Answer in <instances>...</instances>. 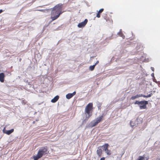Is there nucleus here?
Masks as SVG:
<instances>
[{
    "label": "nucleus",
    "mask_w": 160,
    "mask_h": 160,
    "mask_svg": "<svg viewBox=\"0 0 160 160\" xmlns=\"http://www.w3.org/2000/svg\"><path fill=\"white\" fill-rule=\"evenodd\" d=\"M62 4L59 3L55 5L53 8L50 9L52 10L51 18L52 21L57 19L62 13Z\"/></svg>",
    "instance_id": "obj_1"
},
{
    "label": "nucleus",
    "mask_w": 160,
    "mask_h": 160,
    "mask_svg": "<svg viewBox=\"0 0 160 160\" xmlns=\"http://www.w3.org/2000/svg\"><path fill=\"white\" fill-rule=\"evenodd\" d=\"M92 103H89L86 107L85 109L86 114V119L83 122L87 120L92 115L90 112V111L92 110Z\"/></svg>",
    "instance_id": "obj_2"
},
{
    "label": "nucleus",
    "mask_w": 160,
    "mask_h": 160,
    "mask_svg": "<svg viewBox=\"0 0 160 160\" xmlns=\"http://www.w3.org/2000/svg\"><path fill=\"white\" fill-rule=\"evenodd\" d=\"M47 149L45 148H41L38 151V152L36 156H34L33 158L34 160H37L39 158H41L43 155L47 153Z\"/></svg>",
    "instance_id": "obj_3"
},
{
    "label": "nucleus",
    "mask_w": 160,
    "mask_h": 160,
    "mask_svg": "<svg viewBox=\"0 0 160 160\" xmlns=\"http://www.w3.org/2000/svg\"><path fill=\"white\" fill-rule=\"evenodd\" d=\"M103 117V116L102 115L91 121L89 124L90 126L92 127L97 125L98 123L101 121Z\"/></svg>",
    "instance_id": "obj_4"
},
{
    "label": "nucleus",
    "mask_w": 160,
    "mask_h": 160,
    "mask_svg": "<svg viewBox=\"0 0 160 160\" xmlns=\"http://www.w3.org/2000/svg\"><path fill=\"white\" fill-rule=\"evenodd\" d=\"M135 103L138 104L140 109H144L146 108V105L148 104V102L147 101H141L140 102L136 101Z\"/></svg>",
    "instance_id": "obj_5"
},
{
    "label": "nucleus",
    "mask_w": 160,
    "mask_h": 160,
    "mask_svg": "<svg viewBox=\"0 0 160 160\" xmlns=\"http://www.w3.org/2000/svg\"><path fill=\"white\" fill-rule=\"evenodd\" d=\"M88 20L87 19H85L83 22H82L79 23L78 25V27L79 28H81L84 27L87 23Z\"/></svg>",
    "instance_id": "obj_6"
},
{
    "label": "nucleus",
    "mask_w": 160,
    "mask_h": 160,
    "mask_svg": "<svg viewBox=\"0 0 160 160\" xmlns=\"http://www.w3.org/2000/svg\"><path fill=\"white\" fill-rule=\"evenodd\" d=\"M108 144H106L104 146V149L105 153L107 154L108 155H110L111 154V153L110 152V150H109L108 149Z\"/></svg>",
    "instance_id": "obj_7"
},
{
    "label": "nucleus",
    "mask_w": 160,
    "mask_h": 160,
    "mask_svg": "<svg viewBox=\"0 0 160 160\" xmlns=\"http://www.w3.org/2000/svg\"><path fill=\"white\" fill-rule=\"evenodd\" d=\"M2 131L4 133L9 135L13 132L14 129H12L10 130H5V128H4Z\"/></svg>",
    "instance_id": "obj_8"
},
{
    "label": "nucleus",
    "mask_w": 160,
    "mask_h": 160,
    "mask_svg": "<svg viewBox=\"0 0 160 160\" xmlns=\"http://www.w3.org/2000/svg\"><path fill=\"white\" fill-rule=\"evenodd\" d=\"M76 92L75 91L74 92L72 93H68L66 95V97L68 99H70L72 98L74 95H75Z\"/></svg>",
    "instance_id": "obj_9"
},
{
    "label": "nucleus",
    "mask_w": 160,
    "mask_h": 160,
    "mask_svg": "<svg viewBox=\"0 0 160 160\" xmlns=\"http://www.w3.org/2000/svg\"><path fill=\"white\" fill-rule=\"evenodd\" d=\"M149 158L148 156H147L146 157L144 155L143 156H139L138 157V160H148Z\"/></svg>",
    "instance_id": "obj_10"
},
{
    "label": "nucleus",
    "mask_w": 160,
    "mask_h": 160,
    "mask_svg": "<svg viewBox=\"0 0 160 160\" xmlns=\"http://www.w3.org/2000/svg\"><path fill=\"white\" fill-rule=\"evenodd\" d=\"M5 75L3 73H0V81L2 82H3L4 81V78L5 77Z\"/></svg>",
    "instance_id": "obj_11"
},
{
    "label": "nucleus",
    "mask_w": 160,
    "mask_h": 160,
    "mask_svg": "<svg viewBox=\"0 0 160 160\" xmlns=\"http://www.w3.org/2000/svg\"><path fill=\"white\" fill-rule=\"evenodd\" d=\"M102 152V150L101 149L99 148H98L97 150V153L99 157H100L101 156V155Z\"/></svg>",
    "instance_id": "obj_12"
},
{
    "label": "nucleus",
    "mask_w": 160,
    "mask_h": 160,
    "mask_svg": "<svg viewBox=\"0 0 160 160\" xmlns=\"http://www.w3.org/2000/svg\"><path fill=\"white\" fill-rule=\"evenodd\" d=\"M118 34L119 36L122 37L123 39L125 38V36L123 34L121 29L120 30Z\"/></svg>",
    "instance_id": "obj_13"
},
{
    "label": "nucleus",
    "mask_w": 160,
    "mask_h": 160,
    "mask_svg": "<svg viewBox=\"0 0 160 160\" xmlns=\"http://www.w3.org/2000/svg\"><path fill=\"white\" fill-rule=\"evenodd\" d=\"M138 124V123H136L135 121H131L130 122V125L133 128L134 126H136L137 124Z\"/></svg>",
    "instance_id": "obj_14"
},
{
    "label": "nucleus",
    "mask_w": 160,
    "mask_h": 160,
    "mask_svg": "<svg viewBox=\"0 0 160 160\" xmlns=\"http://www.w3.org/2000/svg\"><path fill=\"white\" fill-rule=\"evenodd\" d=\"M141 96V95H137L136 96H132L131 97V98L132 99H135L137 98H138L139 97H140Z\"/></svg>",
    "instance_id": "obj_15"
},
{
    "label": "nucleus",
    "mask_w": 160,
    "mask_h": 160,
    "mask_svg": "<svg viewBox=\"0 0 160 160\" xmlns=\"http://www.w3.org/2000/svg\"><path fill=\"white\" fill-rule=\"evenodd\" d=\"M141 96V95H137L136 96H132L131 97V98L132 99H135L137 98H138L139 97H140Z\"/></svg>",
    "instance_id": "obj_16"
},
{
    "label": "nucleus",
    "mask_w": 160,
    "mask_h": 160,
    "mask_svg": "<svg viewBox=\"0 0 160 160\" xmlns=\"http://www.w3.org/2000/svg\"><path fill=\"white\" fill-rule=\"evenodd\" d=\"M95 66L93 65L92 66H90L89 67V69L90 71H92L94 69Z\"/></svg>",
    "instance_id": "obj_17"
},
{
    "label": "nucleus",
    "mask_w": 160,
    "mask_h": 160,
    "mask_svg": "<svg viewBox=\"0 0 160 160\" xmlns=\"http://www.w3.org/2000/svg\"><path fill=\"white\" fill-rule=\"evenodd\" d=\"M59 96L58 95L56 96L53 98L52 99V100H58L59 99Z\"/></svg>",
    "instance_id": "obj_18"
},
{
    "label": "nucleus",
    "mask_w": 160,
    "mask_h": 160,
    "mask_svg": "<svg viewBox=\"0 0 160 160\" xmlns=\"http://www.w3.org/2000/svg\"><path fill=\"white\" fill-rule=\"evenodd\" d=\"M48 10L49 9H47V10L40 9V10H38L41 11V12H45L46 11H48Z\"/></svg>",
    "instance_id": "obj_19"
},
{
    "label": "nucleus",
    "mask_w": 160,
    "mask_h": 160,
    "mask_svg": "<svg viewBox=\"0 0 160 160\" xmlns=\"http://www.w3.org/2000/svg\"><path fill=\"white\" fill-rule=\"evenodd\" d=\"M103 10L104 9L103 8H101L99 10L98 12L99 13H101L103 11Z\"/></svg>",
    "instance_id": "obj_20"
},
{
    "label": "nucleus",
    "mask_w": 160,
    "mask_h": 160,
    "mask_svg": "<svg viewBox=\"0 0 160 160\" xmlns=\"http://www.w3.org/2000/svg\"><path fill=\"white\" fill-rule=\"evenodd\" d=\"M100 13H99L98 12V13H97V15H96V17L98 18H99L100 17Z\"/></svg>",
    "instance_id": "obj_21"
},
{
    "label": "nucleus",
    "mask_w": 160,
    "mask_h": 160,
    "mask_svg": "<svg viewBox=\"0 0 160 160\" xmlns=\"http://www.w3.org/2000/svg\"><path fill=\"white\" fill-rule=\"evenodd\" d=\"M99 63V61H97L95 63V64H94V65L96 66V65H97Z\"/></svg>",
    "instance_id": "obj_22"
},
{
    "label": "nucleus",
    "mask_w": 160,
    "mask_h": 160,
    "mask_svg": "<svg viewBox=\"0 0 160 160\" xmlns=\"http://www.w3.org/2000/svg\"><path fill=\"white\" fill-rule=\"evenodd\" d=\"M105 159V158L104 157H103V158H101L100 159V160H104Z\"/></svg>",
    "instance_id": "obj_23"
},
{
    "label": "nucleus",
    "mask_w": 160,
    "mask_h": 160,
    "mask_svg": "<svg viewBox=\"0 0 160 160\" xmlns=\"http://www.w3.org/2000/svg\"><path fill=\"white\" fill-rule=\"evenodd\" d=\"M57 101H51V102L52 103L55 102Z\"/></svg>",
    "instance_id": "obj_24"
},
{
    "label": "nucleus",
    "mask_w": 160,
    "mask_h": 160,
    "mask_svg": "<svg viewBox=\"0 0 160 160\" xmlns=\"http://www.w3.org/2000/svg\"><path fill=\"white\" fill-rule=\"evenodd\" d=\"M3 11V10L2 9H0V14Z\"/></svg>",
    "instance_id": "obj_25"
},
{
    "label": "nucleus",
    "mask_w": 160,
    "mask_h": 160,
    "mask_svg": "<svg viewBox=\"0 0 160 160\" xmlns=\"http://www.w3.org/2000/svg\"><path fill=\"white\" fill-rule=\"evenodd\" d=\"M151 69L152 70V71H154V68H153L151 67Z\"/></svg>",
    "instance_id": "obj_26"
},
{
    "label": "nucleus",
    "mask_w": 160,
    "mask_h": 160,
    "mask_svg": "<svg viewBox=\"0 0 160 160\" xmlns=\"http://www.w3.org/2000/svg\"><path fill=\"white\" fill-rule=\"evenodd\" d=\"M159 159L160 160V158Z\"/></svg>",
    "instance_id": "obj_27"
}]
</instances>
